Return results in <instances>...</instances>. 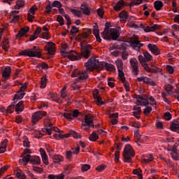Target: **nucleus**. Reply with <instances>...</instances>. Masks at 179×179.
<instances>
[{"label":"nucleus","mask_w":179,"mask_h":179,"mask_svg":"<svg viewBox=\"0 0 179 179\" xmlns=\"http://www.w3.org/2000/svg\"><path fill=\"white\" fill-rule=\"evenodd\" d=\"M78 38L80 41V47L81 55L73 50L66 52V50H68L67 44H64L62 46V54H65L66 57H67L69 59H71V61H79V59H82V57L83 58H85V59L90 58L93 48L92 47V45L87 44V43L90 41V39H89V34H78Z\"/></svg>","instance_id":"1"},{"label":"nucleus","mask_w":179,"mask_h":179,"mask_svg":"<svg viewBox=\"0 0 179 179\" xmlns=\"http://www.w3.org/2000/svg\"><path fill=\"white\" fill-rule=\"evenodd\" d=\"M103 63L99 62V60L94 57H90L87 62L85 63V66L87 68L85 70L80 71L76 69L71 74V78H76V82H82V80H86L89 78V71L93 72L94 69H103Z\"/></svg>","instance_id":"2"},{"label":"nucleus","mask_w":179,"mask_h":179,"mask_svg":"<svg viewBox=\"0 0 179 179\" xmlns=\"http://www.w3.org/2000/svg\"><path fill=\"white\" fill-rule=\"evenodd\" d=\"M20 55L24 57H29L30 58H41L43 50L37 48V46H34L33 48L22 50L20 52Z\"/></svg>","instance_id":"3"},{"label":"nucleus","mask_w":179,"mask_h":179,"mask_svg":"<svg viewBox=\"0 0 179 179\" xmlns=\"http://www.w3.org/2000/svg\"><path fill=\"white\" fill-rule=\"evenodd\" d=\"M101 36L103 40L110 41V40L118 39L120 38V32L118 30L114 28H110L109 31H106L105 29L104 31L101 33Z\"/></svg>","instance_id":"4"},{"label":"nucleus","mask_w":179,"mask_h":179,"mask_svg":"<svg viewBox=\"0 0 179 179\" xmlns=\"http://www.w3.org/2000/svg\"><path fill=\"white\" fill-rule=\"evenodd\" d=\"M135 156V152L132 146L129 144H127L123 151V157L125 163H131L132 162V157Z\"/></svg>","instance_id":"5"},{"label":"nucleus","mask_w":179,"mask_h":179,"mask_svg":"<svg viewBox=\"0 0 179 179\" xmlns=\"http://www.w3.org/2000/svg\"><path fill=\"white\" fill-rule=\"evenodd\" d=\"M23 101H20L15 106L13 103L10 105L6 110V114H12L15 109L17 114H20V113L24 110V106H23Z\"/></svg>","instance_id":"6"},{"label":"nucleus","mask_w":179,"mask_h":179,"mask_svg":"<svg viewBox=\"0 0 179 179\" xmlns=\"http://www.w3.org/2000/svg\"><path fill=\"white\" fill-rule=\"evenodd\" d=\"M133 99H136V101L135 102V104L137 106H149V103L148 102V96H146V94H133L132 95Z\"/></svg>","instance_id":"7"},{"label":"nucleus","mask_w":179,"mask_h":179,"mask_svg":"<svg viewBox=\"0 0 179 179\" xmlns=\"http://www.w3.org/2000/svg\"><path fill=\"white\" fill-rule=\"evenodd\" d=\"M93 116L90 114L85 115V117L82 120V127L85 131H89L90 129V126L93 124Z\"/></svg>","instance_id":"8"},{"label":"nucleus","mask_w":179,"mask_h":179,"mask_svg":"<svg viewBox=\"0 0 179 179\" xmlns=\"http://www.w3.org/2000/svg\"><path fill=\"white\" fill-rule=\"evenodd\" d=\"M129 63L131 66L132 73L136 76H138L139 75V62H138L136 59H131Z\"/></svg>","instance_id":"9"},{"label":"nucleus","mask_w":179,"mask_h":179,"mask_svg":"<svg viewBox=\"0 0 179 179\" xmlns=\"http://www.w3.org/2000/svg\"><path fill=\"white\" fill-rule=\"evenodd\" d=\"M47 115V112L44 111H36L32 115V122L33 124H36V122H38L43 117Z\"/></svg>","instance_id":"10"},{"label":"nucleus","mask_w":179,"mask_h":179,"mask_svg":"<svg viewBox=\"0 0 179 179\" xmlns=\"http://www.w3.org/2000/svg\"><path fill=\"white\" fill-rule=\"evenodd\" d=\"M79 115V110H74L73 113H64L63 116L64 118H66L69 121H72V120H75V118H78Z\"/></svg>","instance_id":"11"},{"label":"nucleus","mask_w":179,"mask_h":179,"mask_svg":"<svg viewBox=\"0 0 179 179\" xmlns=\"http://www.w3.org/2000/svg\"><path fill=\"white\" fill-rule=\"evenodd\" d=\"M125 6H129V3L124 1V0H120L113 6V9L115 12H120V10L124 9Z\"/></svg>","instance_id":"12"},{"label":"nucleus","mask_w":179,"mask_h":179,"mask_svg":"<svg viewBox=\"0 0 179 179\" xmlns=\"http://www.w3.org/2000/svg\"><path fill=\"white\" fill-rule=\"evenodd\" d=\"M130 45L136 51H140L141 48L143 47V45H145V44L141 43V41L135 38L134 40L130 41Z\"/></svg>","instance_id":"13"},{"label":"nucleus","mask_w":179,"mask_h":179,"mask_svg":"<svg viewBox=\"0 0 179 179\" xmlns=\"http://www.w3.org/2000/svg\"><path fill=\"white\" fill-rule=\"evenodd\" d=\"M115 64L117 66V68L118 69V73L119 76H124V63L122 62V60L117 59L115 61Z\"/></svg>","instance_id":"14"},{"label":"nucleus","mask_w":179,"mask_h":179,"mask_svg":"<svg viewBox=\"0 0 179 179\" xmlns=\"http://www.w3.org/2000/svg\"><path fill=\"white\" fill-rule=\"evenodd\" d=\"M140 27L145 33H150V31H156L159 29V25L154 24L152 27L147 26L145 27L143 24H141Z\"/></svg>","instance_id":"15"},{"label":"nucleus","mask_w":179,"mask_h":179,"mask_svg":"<svg viewBox=\"0 0 179 179\" xmlns=\"http://www.w3.org/2000/svg\"><path fill=\"white\" fill-rule=\"evenodd\" d=\"M140 27L145 33H150V31H156L159 29V25L154 24L152 27L147 26L145 27L143 24H141Z\"/></svg>","instance_id":"16"},{"label":"nucleus","mask_w":179,"mask_h":179,"mask_svg":"<svg viewBox=\"0 0 179 179\" xmlns=\"http://www.w3.org/2000/svg\"><path fill=\"white\" fill-rule=\"evenodd\" d=\"M93 96L97 106H106V102L101 101V96L99 95V90H96L93 93Z\"/></svg>","instance_id":"17"},{"label":"nucleus","mask_w":179,"mask_h":179,"mask_svg":"<svg viewBox=\"0 0 179 179\" xmlns=\"http://www.w3.org/2000/svg\"><path fill=\"white\" fill-rule=\"evenodd\" d=\"M39 152L41 153V156L42 157V161L45 166H48L50 164V162L48 161V156L47 155V153L45 152V150L43 148L39 149Z\"/></svg>","instance_id":"18"},{"label":"nucleus","mask_w":179,"mask_h":179,"mask_svg":"<svg viewBox=\"0 0 179 179\" xmlns=\"http://www.w3.org/2000/svg\"><path fill=\"white\" fill-rule=\"evenodd\" d=\"M29 30H30L29 27H24L22 28L19 31L17 34L15 36V38H17V39L22 38V37H24V36H26V34H27V33H29Z\"/></svg>","instance_id":"19"},{"label":"nucleus","mask_w":179,"mask_h":179,"mask_svg":"<svg viewBox=\"0 0 179 179\" xmlns=\"http://www.w3.org/2000/svg\"><path fill=\"white\" fill-rule=\"evenodd\" d=\"M54 45H55L54 43H48V47L45 48V51L49 55H54L55 53V48Z\"/></svg>","instance_id":"20"},{"label":"nucleus","mask_w":179,"mask_h":179,"mask_svg":"<svg viewBox=\"0 0 179 179\" xmlns=\"http://www.w3.org/2000/svg\"><path fill=\"white\" fill-rule=\"evenodd\" d=\"M148 48L151 51V52L155 54V55H159L160 49H159L156 45L150 43L148 45Z\"/></svg>","instance_id":"21"},{"label":"nucleus","mask_w":179,"mask_h":179,"mask_svg":"<svg viewBox=\"0 0 179 179\" xmlns=\"http://www.w3.org/2000/svg\"><path fill=\"white\" fill-rule=\"evenodd\" d=\"M29 162L31 164H33V166H38L41 164V159L40 158V157L36 156V155L34 156L31 155Z\"/></svg>","instance_id":"22"},{"label":"nucleus","mask_w":179,"mask_h":179,"mask_svg":"<svg viewBox=\"0 0 179 179\" xmlns=\"http://www.w3.org/2000/svg\"><path fill=\"white\" fill-rule=\"evenodd\" d=\"M50 157L51 159H52V160H54L55 163H61V162H64V157H62V155H57V154L52 155V154H50Z\"/></svg>","instance_id":"23"},{"label":"nucleus","mask_w":179,"mask_h":179,"mask_svg":"<svg viewBox=\"0 0 179 179\" xmlns=\"http://www.w3.org/2000/svg\"><path fill=\"white\" fill-rule=\"evenodd\" d=\"M31 155H23L22 154L21 157H22V159H20L19 160V163L20 164H23V163H24V165L26 166V164H27V163H29V162H30V158H31Z\"/></svg>","instance_id":"24"},{"label":"nucleus","mask_w":179,"mask_h":179,"mask_svg":"<svg viewBox=\"0 0 179 179\" xmlns=\"http://www.w3.org/2000/svg\"><path fill=\"white\" fill-rule=\"evenodd\" d=\"M10 72H11V69L9 66H7L5 68L2 73V76L3 78H4V80H8V79L10 78Z\"/></svg>","instance_id":"25"},{"label":"nucleus","mask_w":179,"mask_h":179,"mask_svg":"<svg viewBox=\"0 0 179 179\" xmlns=\"http://www.w3.org/2000/svg\"><path fill=\"white\" fill-rule=\"evenodd\" d=\"M170 128L171 131L178 132V134H179V123L177 120H174L171 122Z\"/></svg>","instance_id":"26"},{"label":"nucleus","mask_w":179,"mask_h":179,"mask_svg":"<svg viewBox=\"0 0 179 179\" xmlns=\"http://www.w3.org/2000/svg\"><path fill=\"white\" fill-rule=\"evenodd\" d=\"M26 95V92H20L19 90L17 92V93L15 94L14 96V103H16L17 100H22L23 97Z\"/></svg>","instance_id":"27"},{"label":"nucleus","mask_w":179,"mask_h":179,"mask_svg":"<svg viewBox=\"0 0 179 179\" xmlns=\"http://www.w3.org/2000/svg\"><path fill=\"white\" fill-rule=\"evenodd\" d=\"M119 17L121 22L126 21L129 17V15L128 14V12H127L126 10H122L119 14Z\"/></svg>","instance_id":"28"},{"label":"nucleus","mask_w":179,"mask_h":179,"mask_svg":"<svg viewBox=\"0 0 179 179\" xmlns=\"http://www.w3.org/2000/svg\"><path fill=\"white\" fill-rule=\"evenodd\" d=\"M119 78H120L121 82L123 83L126 89V92H129V83H128V82H127V80H125V76H119Z\"/></svg>","instance_id":"29"},{"label":"nucleus","mask_w":179,"mask_h":179,"mask_svg":"<svg viewBox=\"0 0 179 179\" xmlns=\"http://www.w3.org/2000/svg\"><path fill=\"white\" fill-rule=\"evenodd\" d=\"M81 10H83V13L84 15H87L89 16L90 15V9H89V7L85 4H82L80 6Z\"/></svg>","instance_id":"30"},{"label":"nucleus","mask_w":179,"mask_h":179,"mask_svg":"<svg viewBox=\"0 0 179 179\" xmlns=\"http://www.w3.org/2000/svg\"><path fill=\"white\" fill-rule=\"evenodd\" d=\"M73 136L75 139L79 138V134L76 133V131H73L72 130L70 131V133L68 134H64V138H69V136Z\"/></svg>","instance_id":"31"},{"label":"nucleus","mask_w":179,"mask_h":179,"mask_svg":"<svg viewBox=\"0 0 179 179\" xmlns=\"http://www.w3.org/2000/svg\"><path fill=\"white\" fill-rule=\"evenodd\" d=\"M146 85H150V86H156V83L151 80V78H149L148 77L144 76V83Z\"/></svg>","instance_id":"32"},{"label":"nucleus","mask_w":179,"mask_h":179,"mask_svg":"<svg viewBox=\"0 0 179 179\" xmlns=\"http://www.w3.org/2000/svg\"><path fill=\"white\" fill-rule=\"evenodd\" d=\"M7 143H8V139H5L3 142L1 143V146L0 147V154L5 153V152H6Z\"/></svg>","instance_id":"33"},{"label":"nucleus","mask_w":179,"mask_h":179,"mask_svg":"<svg viewBox=\"0 0 179 179\" xmlns=\"http://www.w3.org/2000/svg\"><path fill=\"white\" fill-rule=\"evenodd\" d=\"M143 54L144 55V58L146 62H149V61H152V58H153V57L152 56V55H150V53L148 52V51L146 50H144Z\"/></svg>","instance_id":"34"},{"label":"nucleus","mask_w":179,"mask_h":179,"mask_svg":"<svg viewBox=\"0 0 179 179\" xmlns=\"http://www.w3.org/2000/svg\"><path fill=\"white\" fill-rule=\"evenodd\" d=\"M47 86V76L45 75L42 77L41 80V89H45Z\"/></svg>","instance_id":"35"},{"label":"nucleus","mask_w":179,"mask_h":179,"mask_svg":"<svg viewBox=\"0 0 179 179\" xmlns=\"http://www.w3.org/2000/svg\"><path fill=\"white\" fill-rule=\"evenodd\" d=\"M90 141L92 142H96V139H99V134H96L95 131H93L89 137Z\"/></svg>","instance_id":"36"},{"label":"nucleus","mask_w":179,"mask_h":179,"mask_svg":"<svg viewBox=\"0 0 179 179\" xmlns=\"http://www.w3.org/2000/svg\"><path fill=\"white\" fill-rule=\"evenodd\" d=\"M146 97H147L146 100L148 103V106H149V100L151 102L150 106H152V107L156 106V100H155V98H153V96H150L146 94Z\"/></svg>","instance_id":"37"},{"label":"nucleus","mask_w":179,"mask_h":179,"mask_svg":"<svg viewBox=\"0 0 179 179\" xmlns=\"http://www.w3.org/2000/svg\"><path fill=\"white\" fill-rule=\"evenodd\" d=\"M154 6L156 10H160L163 8V2L160 1H156L154 3Z\"/></svg>","instance_id":"38"},{"label":"nucleus","mask_w":179,"mask_h":179,"mask_svg":"<svg viewBox=\"0 0 179 179\" xmlns=\"http://www.w3.org/2000/svg\"><path fill=\"white\" fill-rule=\"evenodd\" d=\"M106 71H110V72H115V66L112 64L106 63Z\"/></svg>","instance_id":"39"},{"label":"nucleus","mask_w":179,"mask_h":179,"mask_svg":"<svg viewBox=\"0 0 179 179\" xmlns=\"http://www.w3.org/2000/svg\"><path fill=\"white\" fill-rule=\"evenodd\" d=\"M16 176L19 179H26V175L20 169L17 171Z\"/></svg>","instance_id":"40"},{"label":"nucleus","mask_w":179,"mask_h":179,"mask_svg":"<svg viewBox=\"0 0 179 179\" xmlns=\"http://www.w3.org/2000/svg\"><path fill=\"white\" fill-rule=\"evenodd\" d=\"M70 12L71 13H73V15H75V16H77L78 17H82V12H80V10L71 8Z\"/></svg>","instance_id":"41"},{"label":"nucleus","mask_w":179,"mask_h":179,"mask_svg":"<svg viewBox=\"0 0 179 179\" xmlns=\"http://www.w3.org/2000/svg\"><path fill=\"white\" fill-rule=\"evenodd\" d=\"M128 47V44H127L125 42L122 43L120 45H117V50H120V51H125Z\"/></svg>","instance_id":"42"},{"label":"nucleus","mask_w":179,"mask_h":179,"mask_svg":"<svg viewBox=\"0 0 179 179\" xmlns=\"http://www.w3.org/2000/svg\"><path fill=\"white\" fill-rule=\"evenodd\" d=\"M22 6H24V1L22 0H18L17 1V4L15 6V9H20V8H22Z\"/></svg>","instance_id":"43"},{"label":"nucleus","mask_w":179,"mask_h":179,"mask_svg":"<svg viewBox=\"0 0 179 179\" xmlns=\"http://www.w3.org/2000/svg\"><path fill=\"white\" fill-rule=\"evenodd\" d=\"M78 32H79V28L75 26H73L70 31V33L73 36V37H75V36H76L77 33Z\"/></svg>","instance_id":"44"},{"label":"nucleus","mask_w":179,"mask_h":179,"mask_svg":"<svg viewBox=\"0 0 179 179\" xmlns=\"http://www.w3.org/2000/svg\"><path fill=\"white\" fill-rule=\"evenodd\" d=\"M144 107H145V108H144L143 113L145 115H148V114H150V113H152L151 106H149V105H147V106H144Z\"/></svg>","instance_id":"45"},{"label":"nucleus","mask_w":179,"mask_h":179,"mask_svg":"<svg viewBox=\"0 0 179 179\" xmlns=\"http://www.w3.org/2000/svg\"><path fill=\"white\" fill-rule=\"evenodd\" d=\"M164 90L167 92V93H170V92L173 91V89H174V87L170 84H168L166 85H164Z\"/></svg>","instance_id":"46"},{"label":"nucleus","mask_w":179,"mask_h":179,"mask_svg":"<svg viewBox=\"0 0 179 179\" xmlns=\"http://www.w3.org/2000/svg\"><path fill=\"white\" fill-rule=\"evenodd\" d=\"M141 171H142L141 169L138 170V169H134L133 171L134 174H135L136 176H138V178L140 179H143V175L142 173H141Z\"/></svg>","instance_id":"47"},{"label":"nucleus","mask_w":179,"mask_h":179,"mask_svg":"<svg viewBox=\"0 0 179 179\" xmlns=\"http://www.w3.org/2000/svg\"><path fill=\"white\" fill-rule=\"evenodd\" d=\"M52 6V8H59L62 6V3H61V2H59V1H53Z\"/></svg>","instance_id":"48"},{"label":"nucleus","mask_w":179,"mask_h":179,"mask_svg":"<svg viewBox=\"0 0 179 179\" xmlns=\"http://www.w3.org/2000/svg\"><path fill=\"white\" fill-rule=\"evenodd\" d=\"M142 1L143 0H137L136 1H131L129 6V8H132V6H134V5H141V3H142Z\"/></svg>","instance_id":"49"},{"label":"nucleus","mask_w":179,"mask_h":179,"mask_svg":"<svg viewBox=\"0 0 179 179\" xmlns=\"http://www.w3.org/2000/svg\"><path fill=\"white\" fill-rule=\"evenodd\" d=\"M134 136L137 139L136 142H141V134H139V130H136L134 131Z\"/></svg>","instance_id":"50"},{"label":"nucleus","mask_w":179,"mask_h":179,"mask_svg":"<svg viewBox=\"0 0 179 179\" xmlns=\"http://www.w3.org/2000/svg\"><path fill=\"white\" fill-rule=\"evenodd\" d=\"M152 160H153V155H149L147 158L143 159V162L148 164V163H150Z\"/></svg>","instance_id":"51"},{"label":"nucleus","mask_w":179,"mask_h":179,"mask_svg":"<svg viewBox=\"0 0 179 179\" xmlns=\"http://www.w3.org/2000/svg\"><path fill=\"white\" fill-rule=\"evenodd\" d=\"M43 31L42 34L43 38H47V36H48V28L47 27H43Z\"/></svg>","instance_id":"52"},{"label":"nucleus","mask_w":179,"mask_h":179,"mask_svg":"<svg viewBox=\"0 0 179 179\" xmlns=\"http://www.w3.org/2000/svg\"><path fill=\"white\" fill-rule=\"evenodd\" d=\"M73 155V152H72V151L69 150L66 152V159H67V160H71L72 159V156Z\"/></svg>","instance_id":"53"},{"label":"nucleus","mask_w":179,"mask_h":179,"mask_svg":"<svg viewBox=\"0 0 179 179\" xmlns=\"http://www.w3.org/2000/svg\"><path fill=\"white\" fill-rule=\"evenodd\" d=\"M33 170L34 171H36V173H39V174H41V173L44 171L43 168L38 167V166H33Z\"/></svg>","instance_id":"54"},{"label":"nucleus","mask_w":179,"mask_h":179,"mask_svg":"<svg viewBox=\"0 0 179 179\" xmlns=\"http://www.w3.org/2000/svg\"><path fill=\"white\" fill-rule=\"evenodd\" d=\"M24 148H30V143L29 142V138L24 136V140L23 141Z\"/></svg>","instance_id":"55"},{"label":"nucleus","mask_w":179,"mask_h":179,"mask_svg":"<svg viewBox=\"0 0 179 179\" xmlns=\"http://www.w3.org/2000/svg\"><path fill=\"white\" fill-rule=\"evenodd\" d=\"M138 61H139L140 64H141V66L146 64V59L141 55H140L138 56Z\"/></svg>","instance_id":"56"},{"label":"nucleus","mask_w":179,"mask_h":179,"mask_svg":"<svg viewBox=\"0 0 179 179\" xmlns=\"http://www.w3.org/2000/svg\"><path fill=\"white\" fill-rule=\"evenodd\" d=\"M93 34L94 36H100V29L96 26L94 27L93 29Z\"/></svg>","instance_id":"57"},{"label":"nucleus","mask_w":179,"mask_h":179,"mask_svg":"<svg viewBox=\"0 0 179 179\" xmlns=\"http://www.w3.org/2000/svg\"><path fill=\"white\" fill-rule=\"evenodd\" d=\"M65 90H66V87H63L61 90V98L62 99H65V97H66V96H68L66 94V92H65Z\"/></svg>","instance_id":"58"},{"label":"nucleus","mask_w":179,"mask_h":179,"mask_svg":"<svg viewBox=\"0 0 179 179\" xmlns=\"http://www.w3.org/2000/svg\"><path fill=\"white\" fill-rule=\"evenodd\" d=\"M43 132H45L48 135H51L52 134V129L51 128H43L42 129Z\"/></svg>","instance_id":"59"},{"label":"nucleus","mask_w":179,"mask_h":179,"mask_svg":"<svg viewBox=\"0 0 179 179\" xmlns=\"http://www.w3.org/2000/svg\"><path fill=\"white\" fill-rule=\"evenodd\" d=\"M36 10H37V6L36 5H34L29 10V13H31V15H36Z\"/></svg>","instance_id":"60"},{"label":"nucleus","mask_w":179,"mask_h":179,"mask_svg":"<svg viewBox=\"0 0 179 179\" xmlns=\"http://www.w3.org/2000/svg\"><path fill=\"white\" fill-rule=\"evenodd\" d=\"M171 113H170V112H166L164 113V118L165 120H166V121H170V120H171Z\"/></svg>","instance_id":"61"},{"label":"nucleus","mask_w":179,"mask_h":179,"mask_svg":"<svg viewBox=\"0 0 179 179\" xmlns=\"http://www.w3.org/2000/svg\"><path fill=\"white\" fill-rule=\"evenodd\" d=\"M141 66H143V68H144V69L147 72H152V69L150 67H149V66L148 65V63H145V64L141 65Z\"/></svg>","instance_id":"62"},{"label":"nucleus","mask_w":179,"mask_h":179,"mask_svg":"<svg viewBox=\"0 0 179 179\" xmlns=\"http://www.w3.org/2000/svg\"><path fill=\"white\" fill-rule=\"evenodd\" d=\"M57 22L59 23L60 26H64V17L61 15L57 16Z\"/></svg>","instance_id":"63"},{"label":"nucleus","mask_w":179,"mask_h":179,"mask_svg":"<svg viewBox=\"0 0 179 179\" xmlns=\"http://www.w3.org/2000/svg\"><path fill=\"white\" fill-rule=\"evenodd\" d=\"M81 170H82V171H87V170H90V165H89V164H84L81 167Z\"/></svg>","instance_id":"64"}]
</instances>
